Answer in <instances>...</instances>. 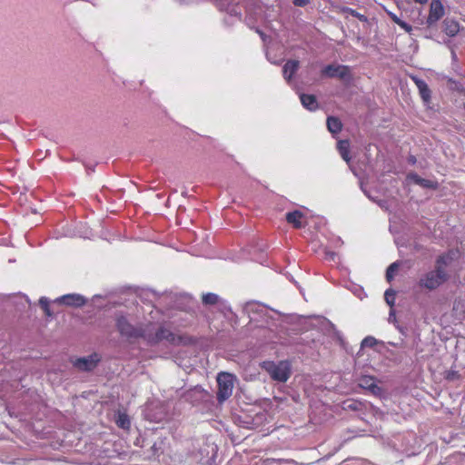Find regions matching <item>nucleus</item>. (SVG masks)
<instances>
[{"mask_svg": "<svg viewBox=\"0 0 465 465\" xmlns=\"http://www.w3.org/2000/svg\"><path fill=\"white\" fill-rule=\"evenodd\" d=\"M115 326L123 338L130 341L142 338L150 345H155L163 341L174 344L180 340L169 329L158 327L152 322L134 326L125 315L120 313L115 315Z\"/></svg>", "mask_w": 465, "mask_h": 465, "instance_id": "nucleus-1", "label": "nucleus"}, {"mask_svg": "<svg viewBox=\"0 0 465 465\" xmlns=\"http://www.w3.org/2000/svg\"><path fill=\"white\" fill-rule=\"evenodd\" d=\"M160 299L168 305L166 309L168 311L167 317L171 320V323L178 327L187 326L188 319L183 318L179 313L193 317V313L190 312L193 303V298L188 294L166 292Z\"/></svg>", "mask_w": 465, "mask_h": 465, "instance_id": "nucleus-2", "label": "nucleus"}, {"mask_svg": "<svg viewBox=\"0 0 465 465\" xmlns=\"http://www.w3.org/2000/svg\"><path fill=\"white\" fill-rule=\"evenodd\" d=\"M450 253H444L437 257L434 268L421 274L417 282L420 290L432 292L447 282L450 277L448 267L451 262Z\"/></svg>", "mask_w": 465, "mask_h": 465, "instance_id": "nucleus-3", "label": "nucleus"}, {"mask_svg": "<svg viewBox=\"0 0 465 465\" xmlns=\"http://www.w3.org/2000/svg\"><path fill=\"white\" fill-rule=\"evenodd\" d=\"M242 312L250 320L253 326L258 328H269L273 321V313L276 312L270 310L265 305L257 302H248L242 307Z\"/></svg>", "mask_w": 465, "mask_h": 465, "instance_id": "nucleus-4", "label": "nucleus"}, {"mask_svg": "<svg viewBox=\"0 0 465 465\" xmlns=\"http://www.w3.org/2000/svg\"><path fill=\"white\" fill-rule=\"evenodd\" d=\"M262 368L278 382H286L292 374V365L288 361H266L262 363Z\"/></svg>", "mask_w": 465, "mask_h": 465, "instance_id": "nucleus-5", "label": "nucleus"}, {"mask_svg": "<svg viewBox=\"0 0 465 465\" xmlns=\"http://www.w3.org/2000/svg\"><path fill=\"white\" fill-rule=\"evenodd\" d=\"M235 376L229 372H221L217 376V401L222 403L228 400L233 391Z\"/></svg>", "mask_w": 465, "mask_h": 465, "instance_id": "nucleus-6", "label": "nucleus"}, {"mask_svg": "<svg viewBox=\"0 0 465 465\" xmlns=\"http://www.w3.org/2000/svg\"><path fill=\"white\" fill-rule=\"evenodd\" d=\"M322 74L330 78L348 80L351 77V69L343 64H328L322 70Z\"/></svg>", "mask_w": 465, "mask_h": 465, "instance_id": "nucleus-7", "label": "nucleus"}, {"mask_svg": "<svg viewBox=\"0 0 465 465\" xmlns=\"http://www.w3.org/2000/svg\"><path fill=\"white\" fill-rule=\"evenodd\" d=\"M100 361V355L98 353H93L89 356L76 359L74 362V366L79 371H90L97 366Z\"/></svg>", "mask_w": 465, "mask_h": 465, "instance_id": "nucleus-8", "label": "nucleus"}, {"mask_svg": "<svg viewBox=\"0 0 465 465\" xmlns=\"http://www.w3.org/2000/svg\"><path fill=\"white\" fill-rule=\"evenodd\" d=\"M54 302L71 307H82L85 304L86 299L78 293H68L56 298Z\"/></svg>", "mask_w": 465, "mask_h": 465, "instance_id": "nucleus-9", "label": "nucleus"}, {"mask_svg": "<svg viewBox=\"0 0 465 465\" xmlns=\"http://www.w3.org/2000/svg\"><path fill=\"white\" fill-rule=\"evenodd\" d=\"M444 15V7L440 0H431L430 14L427 18V24L429 26L436 24Z\"/></svg>", "mask_w": 465, "mask_h": 465, "instance_id": "nucleus-10", "label": "nucleus"}, {"mask_svg": "<svg viewBox=\"0 0 465 465\" xmlns=\"http://www.w3.org/2000/svg\"><path fill=\"white\" fill-rule=\"evenodd\" d=\"M411 79L416 84L422 101L425 104H429L431 98V92L426 82L417 75H411Z\"/></svg>", "mask_w": 465, "mask_h": 465, "instance_id": "nucleus-11", "label": "nucleus"}, {"mask_svg": "<svg viewBox=\"0 0 465 465\" xmlns=\"http://www.w3.org/2000/svg\"><path fill=\"white\" fill-rule=\"evenodd\" d=\"M407 180L412 182L423 188L435 189L438 186L437 182L420 177L416 173L407 174Z\"/></svg>", "mask_w": 465, "mask_h": 465, "instance_id": "nucleus-12", "label": "nucleus"}, {"mask_svg": "<svg viewBox=\"0 0 465 465\" xmlns=\"http://www.w3.org/2000/svg\"><path fill=\"white\" fill-rule=\"evenodd\" d=\"M304 215L302 212L295 210L286 213V221L292 224L295 228H302L304 226Z\"/></svg>", "mask_w": 465, "mask_h": 465, "instance_id": "nucleus-13", "label": "nucleus"}, {"mask_svg": "<svg viewBox=\"0 0 465 465\" xmlns=\"http://www.w3.org/2000/svg\"><path fill=\"white\" fill-rule=\"evenodd\" d=\"M298 68H299V61H297V60L287 61L282 68V74H283L284 79L287 82H290V80L292 79V75L296 73Z\"/></svg>", "mask_w": 465, "mask_h": 465, "instance_id": "nucleus-14", "label": "nucleus"}, {"mask_svg": "<svg viewBox=\"0 0 465 465\" xmlns=\"http://www.w3.org/2000/svg\"><path fill=\"white\" fill-rule=\"evenodd\" d=\"M361 387L369 390L373 394H379L381 388L375 383V380L371 376H364L360 380Z\"/></svg>", "mask_w": 465, "mask_h": 465, "instance_id": "nucleus-15", "label": "nucleus"}, {"mask_svg": "<svg viewBox=\"0 0 465 465\" xmlns=\"http://www.w3.org/2000/svg\"><path fill=\"white\" fill-rule=\"evenodd\" d=\"M300 100L302 106L309 111H315L318 108V102L313 94H302Z\"/></svg>", "mask_w": 465, "mask_h": 465, "instance_id": "nucleus-16", "label": "nucleus"}, {"mask_svg": "<svg viewBox=\"0 0 465 465\" xmlns=\"http://www.w3.org/2000/svg\"><path fill=\"white\" fill-rule=\"evenodd\" d=\"M444 32L449 36H454L458 34L460 31V25L458 22L452 20V19H445L444 22Z\"/></svg>", "mask_w": 465, "mask_h": 465, "instance_id": "nucleus-17", "label": "nucleus"}, {"mask_svg": "<svg viewBox=\"0 0 465 465\" xmlns=\"http://www.w3.org/2000/svg\"><path fill=\"white\" fill-rule=\"evenodd\" d=\"M337 148H338V151H339L341 158L346 163H349L350 162V156H349L350 144H349V142L347 140L339 141L338 143H337Z\"/></svg>", "mask_w": 465, "mask_h": 465, "instance_id": "nucleus-18", "label": "nucleus"}, {"mask_svg": "<svg viewBox=\"0 0 465 465\" xmlns=\"http://www.w3.org/2000/svg\"><path fill=\"white\" fill-rule=\"evenodd\" d=\"M341 123L338 118L333 116L327 118V128L331 134H338L341 130Z\"/></svg>", "mask_w": 465, "mask_h": 465, "instance_id": "nucleus-19", "label": "nucleus"}, {"mask_svg": "<svg viewBox=\"0 0 465 465\" xmlns=\"http://www.w3.org/2000/svg\"><path fill=\"white\" fill-rule=\"evenodd\" d=\"M221 297L213 292L203 293L202 297L203 303L205 305H217Z\"/></svg>", "mask_w": 465, "mask_h": 465, "instance_id": "nucleus-20", "label": "nucleus"}, {"mask_svg": "<svg viewBox=\"0 0 465 465\" xmlns=\"http://www.w3.org/2000/svg\"><path fill=\"white\" fill-rule=\"evenodd\" d=\"M116 424L118 425V427L122 429H128L130 427L131 422L126 414L119 413L116 420Z\"/></svg>", "mask_w": 465, "mask_h": 465, "instance_id": "nucleus-21", "label": "nucleus"}, {"mask_svg": "<svg viewBox=\"0 0 465 465\" xmlns=\"http://www.w3.org/2000/svg\"><path fill=\"white\" fill-rule=\"evenodd\" d=\"M216 306L218 310L221 311L225 316L232 312L229 302L222 298Z\"/></svg>", "mask_w": 465, "mask_h": 465, "instance_id": "nucleus-22", "label": "nucleus"}, {"mask_svg": "<svg viewBox=\"0 0 465 465\" xmlns=\"http://www.w3.org/2000/svg\"><path fill=\"white\" fill-rule=\"evenodd\" d=\"M398 268H399V262H392L387 268L386 279H387L388 282H391L393 279L395 272L398 271Z\"/></svg>", "mask_w": 465, "mask_h": 465, "instance_id": "nucleus-23", "label": "nucleus"}, {"mask_svg": "<svg viewBox=\"0 0 465 465\" xmlns=\"http://www.w3.org/2000/svg\"><path fill=\"white\" fill-rule=\"evenodd\" d=\"M49 303H50L49 299L45 296H43L39 299V304H40L41 308L44 310L46 316H52Z\"/></svg>", "mask_w": 465, "mask_h": 465, "instance_id": "nucleus-24", "label": "nucleus"}, {"mask_svg": "<svg viewBox=\"0 0 465 465\" xmlns=\"http://www.w3.org/2000/svg\"><path fill=\"white\" fill-rule=\"evenodd\" d=\"M395 295H396V292L392 290V289H388L386 290L385 293H384V299H385V302H387L388 305H390L391 307H392L394 305V302H395Z\"/></svg>", "mask_w": 465, "mask_h": 465, "instance_id": "nucleus-25", "label": "nucleus"}, {"mask_svg": "<svg viewBox=\"0 0 465 465\" xmlns=\"http://www.w3.org/2000/svg\"><path fill=\"white\" fill-rule=\"evenodd\" d=\"M376 343L377 340L375 338L371 336H367L362 340L361 345V347L372 348L376 345Z\"/></svg>", "mask_w": 465, "mask_h": 465, "instance_id": "nucleus-26", "label": "nucleus"}, {"mask_svg": "<svg viewBox=\"0 0 465 465\" xmlns=\"http://www.w3.org/2000/svg\"><path fill=\"white\" fill-rule=\"evenodd\" d=\"M163 444V441H161V442H159V443H158V442H154V443L152 445L151 449H152V450H153V455H159L160 453H162V452H163V446H162Z\"/></svg>", "mask_w": 465, "mask_h": 465, "instance_id": "nucleus-27", "label": "nucleus"}, {"mask_svg": "<svg viewBox=\"0 0 465 465\" xmlns=\"http://www.w3.org/2000/svg\"><path fill=\"white\" fill-rule=\"evenodd\" d=\"M361 189L364 193V194L371 201L377 203L379 205L382 206V203L381 201H377L367 190L363 188L362 183L361 184Z\"/></svg>", "mask_w": 465, "mask_h": 465, "instance_id": "nucleus-28", "label": "nucleus"}, {"mask_svg": "<svg viewBox=\"0 0 465 465\" xmlns=\"http://www.w3.org/2000/svg\"><path fill=\"white\" fill-rule=\"evenodd\" d=\"M397 25L399 26H401V28H402L407 33H410L412 30L411 25H410L409 24H407L406 22H404L402 20H401V22H399Z\"/></svg>", "mask_w": 465, "mask_h": 465, "instance_id": "nucleus-29", "label": "nucleus"}, {"mask_svg": "<svg viewBox=\"0 0 465 465\" xmlns=\"http://www.w3.org/2000/svg\"><path fill=\"white\" fill-rule=\"evenodd\" d=\"M309 0H293L296 6H304L308 4Z\"/></svg>", "mask_w": 465, "mask_h": 465, "instance_id": "nucleus-30", "label": "nucleus"}, {"mask_svg": "<svg viewBox=\"0 0 465 465\" xmlns=\"http://www.w3.org/2000/svg\"><path fill=\"white\" fill-rule=\"evenodd\" d=\"M336 253L334 252H326V258L334 261Z\"/></svg>", "mask_w": 465, "mask_h": 465, "instance_id": "nucleus-31", "label": "nucleus"}, {"mask_svg": "<svg viewBox=\"0 0 465 465\" xmlns=\"http://www.w3.org/2000/svg\"><path fill=\"white\" fill-rule=\"evenodd\" d=\"M389 15H390V17L391 18V20H392L394 23H396V24H398V23H399V22H401V19H400V18H399L395 14H393V13H390V14H389Z\"/></svg>", "mask_w": 465, "mask_h": 465, "instance_id": "nucleus-32", "label": "nucleus"}, {"mask_svg": "<svg viewBox=\"0 0 465 465\" xmlns=\"http://www.w3.org/2000/svg\"><path fill=\"white\" fill-rule=\"evenodd\" d=\"M345 404H346L345 408L351 409V410L357 409L356 402H345Z\"/></svg>", "mask_w": 465, "mask_h": 465, "instance_id": "nucleus-33", "label": "nucleus"}, {"mask_svg": "<svg viewBox=\"0 0 465 465\" xmlns=\"http://www.w3.org/2000/svg\"><path fill=\"white\" fill-rule=\"evenodd\" d=\"M394 320H395V314H394V312L391 310L389 314V322H391Z\"/></svg>", "mask_w": 465, "mask_h": 465, "instance_id": "nucleus-34", "label": "nucleus"}, {"mask_svg": "<svg viewBox=\"0 0 465 465\" xmlns=\"http://www.w3.org/2000/svg\"><path fill=\"white\" fill-rule=\"evenodd\" d=\"M414 1H415L416 3H418V4H421V5L426 4V3L428 2V0H414Z\"/></svg>", "mask_w": 465, "mask_h": 465, "instance_id": "nucleus-35", "label": "nucleus"}, {"mask_svg": "<svg viewBox=\"0 0 465 465\" xmlns=\"http://www.w3.org/2000/svg\"><path fill=\"white\" fill-rule=\"evenodd\" d=\"M409 162L411 163H415L416 162V159L414 156H411L410 159H409Z\"/></svg>", "mask_w": 465, "mask_h": 465, "instance_id": "nucleus-36", "label": "nucleus"}, {"mask_svg": "<svg viewBox=\"0 0 465 465\" xmlns=\"http://www.w3.org/2000/svg\"><path fill=\"white\" fill-rule=\"evenodd\" d=\"M78 235L80 237H84V238H87L88 237L87 233H79Z\"/></svg>", "mask_w": 465, "mask_h": 465, "instance_id": "nucleus-37", "label": "nucleus"}, {"mask_svg": "<svg viewBox=\"0 0 465 465\" xmlns=\"http://www.w3.org/2000/svg\"><path fill=\"white\" fill-rule=\"evenodd\" d=\"M65 235L66 236H75L76 234L75 233H66Z\"/></svg>", "mask_w": 465, "mask_h": 465, "instance_id": "nucleus-38", "label": "nucleus"}, {"mask_svg": "<svg viewBox=\"0 0 465 465\" xmlns=\"http://www.w3.org/2000/svg\"><path fill=\"white\" fill-rule=\"evenodd\" d=\"M356 293H359V288H356L355 294H356Z\"/></svg>", "mask_w": 465, "mask_h": 465, "instance_id": "nucleus-39", "label": "nucleus"}, {"mask_svg": "<svg viewBox=\"0 0 465 465\" xmlns=\"http://www.w3.org/2000/svg\"><path fill=\"white\" fill-rule=\"evenodd\" d=\"M356 293H359V288H356L355 294H356Z\"/></svg>", "mask_w": 465, "mask_h": 465, "instance_id": "nucleus-40", "label": "nucleus"}, {"mask_svg": "<svg viewBox=\"0 0 465 465\" xmlns=\"http://www.w3.org/2000/svg\"><path fill=\"white\" fill-rule=\"evenodd\" d=\"M360 299H362L360 293H356Z\"/></svg>", "mask_w": 465, "mask_h": 465, "instance_id": "nucleus-41", "label": "nucleus"}, {"mask_svg": "<svg viewBox=\"0 0 465 465\" xmlns=\"http://www.w3.org/2000/svg\"><path fill=\"white\" fill-rule=\"evenodd\" d=\"M328 324L331 325L333 327V324L328 321Z\"/></svg>", "mask_w": 465, "mask_h": 465, "instance_id": "nucleus-42", "label": "nucleus"}]
</instances>
